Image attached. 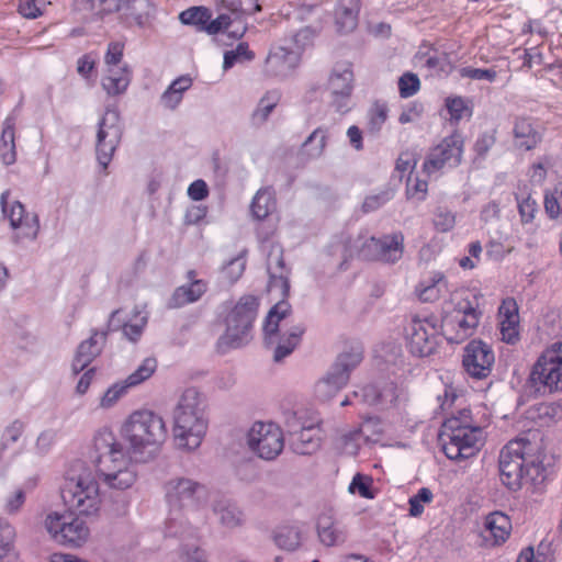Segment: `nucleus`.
<instances>
[{
    "label": "nucleus",
    "instance_id": "obj_27",
    "mask_svg": "<svg viewBox=\"0 0 562 562\" xmlns=\"http://www.w3.org/2000/svg\"><path fill=\"white\" fill-rule=\"evenodd\" d=\"M206 291V282L203 280H192L187 285L178 286L170 299L167 301L169 308L182 307L187 304L196 302Z\"/></svg>",
    "mask_w": 562,
    "mask_h": 562
},
{
    "label": "nucleus",
    "instance_id": "obj_6",
    "mask_svg": "<svg viewBox=\"0 0 562 562\" xmlns=\"http://www.w3.org/2000/svg\"><path fill=\"white\" fill-rule=\"evenodd\" d=\"M362 359L363 347L360 344H355L339 353L326 376L317 382L316 396L322 401L333 398L348 383L350 372L360 364Z\"/></svg>",
    "mask_w": 562,
    "mask_h": 562
},
{
    "label": "nucleus",
    "instance_id": "obj_63",
    "mask_svg": "<svg viewBox=\"0 0 562 562\" xmlns=\"http://www.w3.org/2000/svg\"><path fill=\"white\" fill-rule=\"evenodd\" d=\"M188 195L193 201H202L209 195V188L204 180L198 179L188 188Z\"/></svg>",
    "mask_w": 562,
    "mask_h": 562
},
{
    "label": "nucleus",
    "instance_id": "obj_58",
    "mask_svg": "<svg viewBox=\"0 0 562 562\" xmlns=\"http://www.w3.org/2000/svg\"><path fill=\"white\" fill-rule=\"evenodd\" d=\"M245 252L246 251H243L237 257L231 259L228 261L227 266L225 267L227 277L233 282L237 281L241 277V274L245 270V267H246Z\"/></svg>",
    "mask_w": 562,
    "mask_h": 562
},
{
    "label": "nucleus",
    "instance_id": "obj_17",
    "mask_svg": "<svg viewBox=\"0 0 562 562\" xmlns=\"http://www.w3.org/2000/svg\"><path fill=\"white\" fill-rule=\"evenodd\" d=\"M251 339V318H226V330L217 340V351L226 353L231 349L247 345Z\"/></svg>",
    "mask_w": 562,
    "mask_h": 562
},
{
    "label": "nucleus",
    "instance_id": "obj_50",
    "mask_svg": "<svg viewBox=\"0 0 562 562\" xmlns=\"http://www.w3.org/2000/svg\"><path fill=\"white\" fill-rule=\"evenodd\" d=\"M420 80L416 74L405 72L398 78V90L402 98H409L417 93Z\"/></svg>",
    "mask_w": 562,
    "mask_h": 562
},
{
    "label": "nucleus",
    "instance_id": "obj_46",
    "mask_svg": "<svg viewBox=\"0 0 562 562\" xmlns=\"http://www.w3.org/2000/svg\"><path fill=\"white\" fill-rule=\"evenodd\" d=\"M259 297L252 294L243 295L233 310V316H251L258 313Z\"/></svg>",
    "mask_w": 562,
    "mask_h": 562
},
{
    "label": "nucleus",
    "instance_id": "obj_39",
    "mask_svg": "<svg viewBox=\"0 0 562 562\" xmlns=\"http://www.w3.org/2000/svg\"><path fill=\"white\" fill-rule=\"evenodd\" d=\"M445 106L450 114V122L458 124L464 117H471L472 110L469 101L460 95L448 97Z\"/></svg>",
    "mask_w": 562,
    "mask_h": 562
},
{
    "label": "nucleus",
    "instance_id": "obj_56",
    "mask_svg": "<svg viewBox=\"0 0 562 562\" xmlns=\"http://www.w3.org/2000/svg\"><path fill=\"white\" fill-rule=\"evenodd\" d=\"M456 224L454 214L448 210L439 207L435 213L434 225L437 231L446 233L453 228Z\"/></svg>",
    "mask_w": 562,
    "mask_h": 562
},
{
    "label": "nucleus",
    "instance_id": "obj_14",
    "mask_svg": "<svg viewBox=\"0 0 562 562\" xmlns=\"http://www.w3.org/2000/svg\"><path fill=\"white\" fill-rule=\"evenodd\" d=\"M462 154L463 139L460 134L454 133L429 150L423 170L430 176L446 167L454 168L460 165Z\"/></svg>",
    "mask_w": 562,
    "mask_h": 562
},
{
    "label": "nucleus",
    "instance_id": "obj_12",
    "mask_svg": "<svg viewBox=\"0 0 562 562\" xmlns=\"http://www.w3.org/2000/svg\"><path fill=\"white\" fill-rule=\"evenodd\" d=\"M10 192L7 190L1 193L0 205L2 214L8 217L10 226L16 232L12 239L20 244L23 239L35 240L40 232V220L35 213H26L24 205L20 201H14L8 206Z\"/></svg>",
    "mask_w": 562,
    "mask_h": 562
},
{
    "label": "nucleus",
    "instance_id": "obj_42",
    "mask_svg": "<svg viewBox=\"0 0 562 562\" xmlns=\"http://www.w3.org/2000/svg\"><path fill=\"white\" fill-rule=\"evenodd\" d=\"M512 529L510 518L502 512L494 510V547L506 542Z\"/></svg>",
    "mask_w": 562,
    "mask_h": 562
},
{
    "label": "nucleus",
    "instance_id": "obj_18",
    "mask_svg": "<svg viewBox=\"0 0 562 562\" xmlns=\"http://www.w3.org/2000/svg\"><path fill=\"white\" fill-rule=\"evenodd\" d=\"M542 130L536 120L526 116H516L513 121L512 142L518 151L535 149L542 140Z\"/></svg>",
    "mask_w": 562,
    "mask_h": 562
},
{
    "label": "nucleus",
    "instance_id": "obj_30",
    "mask_svg": "<svg viewBox=\"0 0 562 562\" xmlns=\"http://www.w3.org/2000/svg\"><path fill=\"white\" fill-rule=\"evenodd\" d=\"M447 289V280L441 271H434L416 286V294L422 302H434L439 299L441 290Z\"/></svg>",
    "mask_w": 562,
    "mask_h": 562
},
{
    "label": "nucleus",
    "instance_id": "obj_20",
    "mask_svg": "<svg viewBox=\"0 0 562 562\" xmlns=\"http://www.w3.org/2000/svg\"><path fill=\"white\" fill-rule=\"evenodd\" d=\"M300 63V52L283 46L273 47L266 58L265 71L268 76L286 78Z\"/></svg>",
    "mask_w": 562,
    "mask_h": 562
},
{
    "label": "nucleus",
    "instance_id": "obj_10",
    "mask_svg": "<svg viewBox=\"0 0 562 562\" xmlns=\"http://www.w3.org/2000/svg\"><path fill=\"white\" fill-rule=\"evenodd\" d=\"M527 441L516 439L503 447L498 459V470L502 483L510 491H517L524 484V465Z\"/></svg>",
    "mask_w": 562,
    "mask_h": 562
},
{
    "label": "nucleus",
    "instance_id": "obj_44",
    "mask_svg": "<svg viewBox=\"0 0 562 562\" xmlns=\"http://www.w3.org/2000/svg\"><path fill=\"white\" fill-rule=\"evenodd\" d=\"M255 54L249 49L248 44L245 42L239 43L236 48L226 50L224 53L223 68L229 69L236 63L254 59Z\"/></svg>",
    "mask_w": 562,
    "mask_h": 562
},
{
    "label": "nucleus",
    "instance_id": "obj_4",
    "mask_svg": "<svg viewBox=\"0 0 562 562\" xmlns=\"http://www.w3.org/2000/svg\"><path fill=\"white\" fill-rule=\"evenodd\" d=\"M175 441L179 448L194 450L206 434L205 405L194 387L187 389L175 409Z\"/></svg>",
    "mask_w": 562,
    "mask_h": 562
},
{
    "label": "nucleus",
    "instance_id": "obj_5",
    "mask_svg": "<svg viewBox=\"0 0 562 562\" xmlns=\"http://www.w3.org/2000/svg\"><path fill=\"white\" fill-rule=\"evenodd\" d=\"M76 5L100 19L116 13L120 23L127 27H145L155 12L150 0H76Z\"/></svg>",
    "mask_w": 562,
    "mask_h": 562
},
{
    "label": "nucleus",
    "instance_id": "obj_16",
    "mask_svg": "<svg viewBox=\"0 0 562 562\" xmlns=\"http://www.w3.org/2000/svg\"><path fill=\"white\" fill-rule=\"evenodd\" d=\"M462 366L471 378L486 379L492 371L488 346L481 340L470 341L464 348Z\"/></svg>",
    "mask_w": 562,
    "mask_h": 562
},
{
    "label": "nucleus",
    "instance_id": "obj_1",
    "mask_svg": "<svg viewBox=\"0 0 562 562\" xmlns=\"http://www.w3.org/2000/svg\"><path fill=\"white\" fill-rule=\"evenodd\" d=\"M122 435L130 445L131 457L109 428L95 434L91 456L99 479L115 490L130 488L136 482L137 471L131 458L138 462L154 459L167 439V427L153 411H136L124 423Z\"/></svg>",
    "mask_w": 562,
    "mask_h": 562
},
{
    "label": "nucleus",
    "instance_id": "obj_53",
    "mask_svg": "<svg viewBox=\"0 0 562 562\" xmlns=\"http://www.w3.org/2000/svg\"><path fill=\"white\" fill-rule=\"evenodd\" d=\"M130 78L127 75L123 77H109L105 76L102 79V87L110 95H119L126 91L130 85Z\"/></svg>",
    "mask_w": 562,
    "mask_h": 562
},
{
    "label": "nucleus",
    "instance_id": "obj_41",
    "mask_svg": "<svg viewBox=\"0 0 562 562\" xmlns=\"http://www.w3.org/2000/svg\"><path fill=\"white\" fill-rule=\"evenodd\" d=\"M156 368L157 360L155 358H146L124 381L130 387L136 386L145 380L149 379L156 371Z\"/></svg>",
    "mask_w": 562,
    "mask_h": 562
},
{
    "label": "nucleus",
    "instance_id": "obj_55",
    "mask_svg": "<svg viewBox=\"0 0 562 562\" xmlns=\"http://www.w3.org/2000/svg\"><path fill=\"white\" fill-rule=\"evenodd\" d=\"M393 198V192L391 190L381 191L378 194L368 195L362 204V210L364 213L373 212L384 205Z\"/></svg>",
    "mask_w": 562,
    "mask_h": 562
},
{
    "label": "nucleus",
    "instance_id": "obj_36",
    "mask_svg": "<svg viewBox=\"0 0 562 562\" xmlns=\"http://www.w3.org/2000/svg\"><path fill=\"white\" fill-rule=\"evenodd\" d=\"M452 430L445 429L443 423L438 439L445 456L453 461L469 458V456L464 451V447L462 448L461 442L452 440Z\"/></svg>",
    "mask_w": 562,
    "mask_h": 562
},
{
    "label": "nucleus",
    "instance_id": "obj_22",
    "mask_svg": "<svg viewBox=\"0 0 562 562\" xmlns=\"http://www.w3.org/2000/svg\"><path fill=\"white\" fill-rule=\"evenodd\" d=\"M105 338V331L94 330L88 339L78 346L71 363V370L75 374L83 371L101 353Z\"/></svg>",
    "mask_w": 562,
    "mask_h": 562
},
{
    "label": "nucleus",
    "instance_id": "obj_32",
    "mask_svg": "<svg viewBox=\"0 0 562 562\" xmlns=\"http://www.w3.org/2000/svg\"><path fill=\"white\" fill-rule=\"evenodd\" d=\"M14 126L15 119L13 116H8L3 122L0 139V157L7 166L14 164L16 160Z\"/></svg>",
    "mask_w": 562,
    "mask_h": 562
},
{
    "label": "nucleus",
    "instance_id": "obj_52",
    "mask_svg": "<svg viewBox=\"0 0 562 562\" xmlns=\"http://www.w3.org/2000/svg\"><path fill=\"white\" fill-rule=\"evenodd\" d=\"M128 389L130 386L125 381L113 384L101 397L100 406L102 408L112 407L126 393Z\"/></svg>",
    "mask_w": 562,
    "mask_h": 562
},
{
    "label": "nucleus",
    "instance_id": "obj_2",
    "mask_svg": "<svg viewBox=\"0 0 562 562\" xmlns=\"http://www.w3.org/2000/svg\"><path fill=\"white\" fill-rule=\"evenodd\" d=\"M66 506L64 513H49L45 527L54 539L63 543L80 546L89 536V529L81 516H91L99 512L101 498L98 482L88 475L67 479L60 488Z\"/></svg>",
    "mask_w": 562,
    "mask_h": 562
},
{
    "label": "nucleus",
    "instance_id": "obj_37",
    "mask_svg": "<svg viewBox=\"0 0 562 562\" xmlns=\"http://www.w3.org/2000/svg\"><path fill=\"white\" fill-rule=\"evenodd\" d=\"M279 97L276 92H267L258 102L251 114L252 125L259 126L263 124L273 109L277 106Z\"/></svg>",
    "mask_w": 562,
    "mask_h": 562
},
{
    "label": "nucleus",
    "instance_id": "obj_26",
    "mask_svg": "<svg viewBox=\"0 0 562 562\" xmlns=\"http://www.w3.org/2000/svg\"><path fill=\"white\" fill-rule=\"evenodd\" d=\"M212 510L222 527L234 529L244 524L245 517L241 509L231 499L221 498L212 504Z\"/></svg>",
    "mask_w": 562,
    "mask_h": 562
},
{
    "label": "nucleus",
    "instance_id": "obj_54",
    "mask_svg": "<svg viewBox=\"0 0 562 562\" xmlns=\"http://www.w3.org/2000/svg\"><path fill=\"white\" fill-rule=\"evenodd\" d=\"M352 396L358 402L368 405L381 404L380 386L376 384L366 385L360 391L352 392Z\"/></svg>",
    "mask_w": 562,
    "mask_h": 562
},
{
    "label": "nucleus",
    "instance_id": "obj_33",
    "mask_svg": "<svg viewBox=\"0 0 562 562\" xmlns=\"http://www.w3.org/2000/svg\"><path fill=\"white\" fill-rule=\"evenodd\" d=\"M192 85L189 76H181L173 80L160 97V103L169 110H175L183 98V92Z\"/></svg>",
    "mask_w": 562,
    "mask_h": 562
},
{
    "label": "nucleus",
    "instance_id": "obj_59",
    "mask_svg": "<svg viewBox=\"0 0 562 562\" xmlns=\"http://www.w3.org/2000/svg\"><path fill=\"white\" fill-rule=\"evenodd\" d=\"M235 22L231 15L228 14H220L216 19L212 20L206 23V26L202 27L203 32H206L210 35H215L226 29Z\"/></svg>",
    "mask_w": 562,
    "mask_h": 562
},
{
    "label": "nucleus",
    "instance_id": "obj_8",
    "mask_svg": "<svg viewBox=\"0 0 562 562\" xmlns=\"http://www.w3.org/2000/svg\"><path fill=\"white\" fill-rule=\"evenodd\" d=\"M288 318H265L262 330L265 345L272 349V359L274 362H281L290 356L299 346L305 327L294 325L289 327L285 323Z\"/></svg>",
    "mask_w": 562,
    "mask_h": 562
},
{
    "label": "nucleus",
    "instance_id": "obj_45",
    "mask_svg": "<svg viewBox=\"0 0 562 562\" xmlns=\"http://www.w3.org/2000/svg\"><path fill=\"white\" fill-rule=\"evenodd\" d=\"M378 357L386 364L400 366L403 363L402 346L395 341L384 342L378 351Z\"/></svg>",
    "mask_w": 562,
    "mask_h": 562
},
{
    "label": "nucleus",
    "instance_id": "obj_9",
    "mask_svg": "<svg viewBox=\"0 0 562 562\" xmlns=\"http://www.w3.org/2000/svg\"><path fill=\"white\" fill-rule=\"evenodd\" d=\"M123 126L115 106L108 105L104 115L98 122L95 154L99 164L105 170L121 143Z\"/></svg>",
    "mask_w": 562,
    "mask_h": 562
},
{
    "label": "nucleus",
    "instance_id": "obj_61",
    "mask_svg": "<svg viewBox=\"0 0 562 562\" xmlns=\"http://www.w3.org/2000/svg\"><path fill=\"white\" fill-rule=\"evenodd\" d=\"M124 44L121 42H111L104 57L105 64L109 66L120 65L123 57Z\"/></svg>",
    "mask_w": 562,
    "mask_h": 562
},
{
    "label": "nucleus",
    "instance_id": "obj_15",
    "mask_svg": "<svg viewBox=\"0 0 562 562\" xmlns=\"http://www.w3.org/2000/svg\"><path fill=\"white\" fill-rule=\"evenodd\" d=\"M404 252V235L396 232L380 238L370 237L361 248V256L368 260L395 263Z\"/></svg>",
    "mask_w": 562,
    "mask_h": 562
},
{
    "label": "nucleus",
    "instance_id": "obj_23",
    "mask_svg": "<svg viewBox=\"0 0 562 562\" xmlns=\"http://www.w3.org/2000/svg\"><path fill=\"white\" fill-rule=\"evenodd\" d=\"M317 536L326 547L341 546L347 540V529L339 521L335 520L330 514L319 515L316 522Z\"/></svg>",
    "mask_w": 562,
    "mask_h": 562
},
{
    "label": "nucleus",
    "instance_id": "obj_49",
    "mask_svg": "<svg viewBox=\"0 0 562 562\" xmlns=\"http://www.w3.org/2000/svg\"><path fill=\"white\" fill-rule=\"evenodd\" d=\"M499 331L504 342L515 345L520 338L519 318H503Z\"/></svg>",
    "mask_w": 562,
    "mask_h": 562
},
{
    "label": "nucleus",
    "instance_id": "obj_57",
    "mask_svg": "<svg viewBox=\"0 0 562 562\" xmlns=\"http://www.w3.org/2000/svg\"><path fill=\"white\" fill-rule=\"evenodd\" d=\"M518 211L521 217L522 223H529L535 218V214L538 211V205L536 200H533L530 195L519 200L517 198Z\"/></svg>",
    "mask_w": 562,
    "mask_h": 562
},
{
    "label": "nucleus",
    "instance_id": "obj_11",
    "mask_svg": "<svg viewBox=\"0 0 562 562\" xmlns=\"http://www.w3.org/2000/svg\"><path fill=\"white\" fill-rule=\"evenodd\" d=\"M248 446L263 460H274L283 450L282 430L272 423H255L248 432Z\"/></svg>",
    "mask_w": 562,
    "mask_h": 562
},
{
    "label": "nucleus",
    "instance_id": "obj_21",
    "mask_svg": "<svg viewBox=\"0 0 562 562\" xmlns=\"http://www.w3.org/2000/svg\"><path fill=\"white\" fill-rule=\"evenodd\" d=\"M267 270L269 273V291H279L283 297L288 296L290 283L288 270L283 260V252L280 247H272L267 258Z\"/></svg>",
    "mask_w": 562,
    "mask_h": 562
},
{
    "label": "nucleus",
    "instance_id": "obj_19",
    "mask_svg": "<svg viewBox=\"0 0 562 562\" xmlns=\"http://www.w3.org/2000/svg\"><path fill=\"white\" fill-rule=\"evenodd\" d=\"M469 411H461L460 417H450L445 420V429L452 430V440L460 441L465 453L471 457L479 450L481 429L467 424Z\"/></svg>",
    "mask_w": 562,
    "mask_h": 562
},
{
    "label": "nucleus",
    "instance_id": "obj_62",
    "mask_svg": "<svg viewBox=\"0 0 562 562\" xmlns=\"http://www.w3.org/2000/svg\"><path fill=\"white\" fill-rule=\"evenodd\" d=\"M207 213V207L204 205H191L187 209L183 223L186 225H196L199 224Z\"/></svg>",
    "mask_w": 562,
    "mask_h": 562
},
{
    "label": "nucleus",
    "instance_id": "obj_51",
    "mask_svg": "<svg viewBox=\"0 0 562 562\" xmlns=\"http://www.w3.org/2000/svg\"><path fill=\"white\" fill-rule=\"evenodd\" d=\"M371 486L372 479L370 476L357 473L349 485V492H357L361 497L372 499L374 494L371 490Z\"/></svg>",
    "mask_w": 562,
    "mask_h": 562
},
{
    "label": "nucleus",
    "instance_id": "obj_13",
    "mask_svg": "<svg viewBox=\"0 0 562 562\" xmlns=\"http://www.w3.org/2000/svg\"><path fill=\"white\" fill-rule=\"evenodd\" d=\"M438 318H412L406 328L409 351L417 357L432 355L439 344Z\"/></svg>",
    "mask_w": 562,
    "mask_h": 562
},
{
    "label": "nucleus",
    "instance_id": "obj_25",
    "mask_svg": "<svg viewBox=\"0 0 562 562\" xmlns=\"http://www.w3.org/2000/svg\"><path fill=\"white\" fill-rule=\"evenodd\" d=\"M360 0H337L334 19L338 33L347 34L358 25Z\"/></svg>",
    "mask_w": 562,
    "mask_h": 562
},
{
    "label": "nucleus",
    "instance_id": "obj_38",
    "mask_svg": "<svg viewBox=\"0 0 562 562\" xmlns=\"http://www.w3.org/2000/svg\"><path fill=\"white\" fill-rule=\"evenodd\" d=\"M212 18L210 9L205 7H191L179 14V20L186 25H193L198 31L203 32L202 27Z\"/></svg>",
    "mask_w": 562,
    "mask_h": 562
},
{
    "label": "nucleus",
    "instance_id": "obj_7",
    "mask_svg": "<svg viewBox=\"0 0 562 562\" xmlns=\"http://www.w3.org/2000/svg\"><path fill=\"white\" fill-rule=\"evenodd\" d=\"M529 381L537 392L562 390V342L547 348L533 364Z\"/></svg>",
    "mask_w": 562,
    "mask_h": 562
},
{
    "label": "nucleus",
    "instance_id": "obj_31",
    "mask_svg": "<svg viewBox=\"0 0 562 562\" xmlns=\"http://www.w3.org/2000/svg\"><path fill=\"white\" fill-rule=\"evenodd\" d=\"M277 201L272 188H261L255 194L250 212L256 220H265L269 214L276 210Z\"/></svg>",
    "mask_w": 562,
    "mask_h": 562
},
{
    "label": "nucleus",
    "instance_id": "obj_34",
    "mask_svg": "<svg viewBox=\"0 0 562 562\" xmlns=\"http://www.w3.org/2000/svg\"><path fill=\"white\" fill-rule=\"evenodd\" d=\"M302 540V532L297 526H280L273 531V541L278 548L294 551Z\"/></svg>",
    "mask_w": 562,
    "mask_h": 562
},
{
    "label": "nucleus",
    "instance_id": "obj_29",
    "mask_svg": "<svg viewBox=\"0 0 562 562\" xmlns=\"http://www.w3.org/2000/svg\"><path fill=\"white\" fill-rule=\"evenodd\" d=\"M16 532L14 527L0 518V562H22L15 548Z\"/></svg>",
    "mask_w": 562,
    "mask_h": 562
},
{
    "label": "nucleus",
    "instance_id": "obj_40",
    "mask_svg": "<svg viewBox=\"0 0 562 562\" xmlns=\"http://www.w3.org/2000/svg\"><path fill=\"white\" fill-rule=\"evenodd\" d=\"M524 465V483H530L535 486L546 480V468L538 458H526Z\"/></svg>",
    "mask_w": 562,
    "mask_h": 562
},
{
    "label": "nucleus",
    "instance_id": "obj_48",
    "mask_svg": "<svg viewBox=\"0 0 562 562\" xmlns=\"http://www.w3.org/2000/svg\"><path fill=\"white\" fill-rule=\"evenodd\" d=\"M25 425L20 419L13 420L5 427L0 442V452L4 451L12 443L16 442L24 432Z\"/></svg>",
    "mask_w": 562,
    "mask_h": 562
},
{
    "label": "nucleus",
    "instance_id": "obj_3",
    "mask_svg": "<svg viewBox=\"0 0 562 562\" xmlns=\"http://www.w3.org/2000/svg\"><path fill=\"white\" fill-rule=\"evenodd\" d=\"M169 514L165 524L167 537L193 536L190 516L204 506L209 498L205 485L190 477L177 476L165 483Z\"/></svg>",
    "mask_w": 562,
    "mask_h": 562
},
{
    "label": "nucleus",
    "instance_id": "obj_35",
    "mask_svg": "<svg viewBox=\"0 0 562 562\" xmlns=\"http://www.w3.org/2000/svg\"><path fill=\"white\" fill-rule=\"evenodd\" d=\"M353 72L347 65H337L329 78V89L331 93L347 92L351 93L353 86Z\"/></svg>",
    "mask_w": 562,
    "mask_h": 562
},
{
    "label": "nucleus",
    "instance_id": "obj_60",
    "mask_svg": "<svg viewBox=\"0 0 562 562\" xmlns=\"http://www.w3.org/2000/svg\"><path fill=\"white\" fill-rule=\"evenodd\" d=\"M136 322H127L123 324V335L131 341H136L146 325L147 318H134Z\"/></svg>",
    "mask_w": 562,
    "mask_h": 562
},
{
    "label": "nucleus",
    "instance_id": "obj_47",
    "mask_svg": "<svg viewBox=\"0 0 562 562\" xmlns=\"http://www.w3.org/2000/svg\"><path fill=\"white\" fill-rule=\"evenodd\" d=\"M368 126L372 133L379 132L387 119V106L385 103L375 102L368 112Z\"/></svg>",
    "mask_w": 562,
    "mask_h": 562
},
{
    "label": "nucleus",
    "instance_id": "obj_28",
    "mask_svg": "<svg viewBox=\"0 0 562 562\" xmlns=\"http://www.w3.org/2000/svg\"><path fill=\"white\" fill-rule=\"evenodd\" d=\"M321 447L318 429L314 426L302 427L300 431L292 432L291 448L302 456L315 453Z\"/></svg>",
    "mask_w": 562,
    "mask_h": 562
},
{
    "label": "nucleus",
    "instance_id": "obj_24",
    "mask_svg": "<svg viewBox=\"0 0 562 562\" xmlns=\"http://www.w3.org/2000/svg\"><path fill=\"white\" fill-rule=\"evenodd\" d=\"M441 335L450 344H460L470 337L479 318H438Z\"/></svg>",
    "mask_w": 562,
    "mask_h": 562
},
{
    "label": "nucleus",
    "instance_id": "obj_43",
    "mask_svg": "<svg viewBox=\"0 0 562 562\" xmlns=\"http://www.w3.org/2000/svg\"><path fill=\"white\" fill-rule=\"evenodd\" d=\"M327 140V131L323 127L316 128L303 143V147L307 148L308 156L318 158L324 153Z\"/></svg>",
    "mask_w": 562,
    "mask_h": 562
},
{
    "label": "nucleus",
    "instance_id": "obj_64",
    "mask_svg": "<svg viewBox=\"0 0 562 562\" xmlns=\"http://www.w3.org/2000/svg\"><path fill=\"white\" fill-rule=\"evenodd\" d=\"M544 210L549 217L555 218L562 210V192L559 198L553 194H547L544 198Z\"/></svg>",
    "mask_w": 562,
    "mask_h": 562
}]
</instances>
